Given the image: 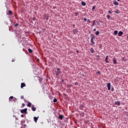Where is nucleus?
Here are the masks:
<instances>
[{
  "label": "nucleus",
  "instance_id": "nucleus-22",
  "mask_svg": "<svg viewBox=\"0 0 128 128\" xmlns=\"http://www.w3.org/2000/svg\"><path fill=\"white\" fill-rule=\"evenodd\" d=\"M106 18H107L108 20H110V14H107Z\"/></svg>",
  "mask_w": 128,
  "mask_h": 128
},
{
  "label": "nucleus",
  "instance_id": "nucleus-41",
  "mask_svg": "<svg viewBox=\"0 0 128 128\" xmlns=\"http://www.w3.org/2000/svg\"><path fill=\"white\" fill-rule=\"evenodd\" d=\"M76 54H78V52H80V51H78V50H76Z\"/></svg>",
  "mask_w": 128,
  "mask_h": 128
},
{
  "label": "nucleus",
  "instance_id": "nucleus-46",
  "mask_svg": "<svg viewBox=\"0 0 128 128\" xmlns=\"http://www.w3.org/2000/svg\"><path fill=\"white\" fill-rule=\"evenodd\" d=\"M96 28H94V32H96Z\"/></svg>",
  "mask_w": 128,
  "mask_h": 128
},
{
  "label": "nucleus",
  "instance_id": "nucleus-9",
  "mask_svg": "<svg viewBox=\"0 0 128 128\" xmlns=\"http://www.w3.org/2000/svg\"><path fill=\"white\" fill-rule=\"evenodd\" d=\"M114 104L116 106H120V102L119 101L115 102Z\"/></svg>",
  "mask_w": 128,
  "mask_h": 128
},
{
  "label": "nucleus",
  "instance_id": "nucleus-39",
  "mask_svg": "<svg viewBox=\"0 0 128 128\" xmlns=\"http://www.w3.org/2000/svg\"><path fill=\"white\" fill-rule=\"evenodd\" d=\"M78 82H75V86H78Z\"/></svg>",
  "mask_w": 128,
  "mask_h": 128
},
{
  "label": "nucleus",
  "instance_id": "nucleus-31",
  "mask_svg": "<svg viewBox=\"0 0 128 128\" xmlns=\"http://www.w3.org/2000/svg\"><path fill=\"white\" fill-rule=\"evenodd\" d=\"M20 26V24L18 23H16L15 24H14V26L17 27V26Z\"/></svg>",
  "mask_w": 128,
  "mask_h": 128
},
{
  "label": "nucleus",
  "instance_id": "nucleus-33",
  "mask_svg": "<svg viewBox=\"0 0 128 128\" xmlns=\"http://www.w3.org/2000/svg\"><path fill=\"white\" fill-rule=\"evenodd\" d=\"M12 62H16V58H13V59L12 60Z\"/></svg>",
  "mask_w": 128,
  "mask_h": 128
},
{
  "label": "nucleus",
  "instance_id": "nucleus-23",
  "mask_svg": "<svg viewBox=\"0 0 128 128\" xmlns=\"http://www.w3.org/2000/svg\"><path fill=\"white\" fill-rule=\"evenodd\" d=\"M90 42H91V44H92V46H94V44H95V42H94V40H90Z\"/></svg>",
  "mask_w": 128,
  "mask_h": 128
},
{
  "label": "nucleus",
  "instance_id": "nucleus-21",
  "mask_svg": "<svg viewBox=\"0 0 128 128\" xmlns=\"http://www.w3.org/2000/svg\"><path fill=\"white\" fill-rule=\"evenodd\" d=\"M28 108H30V106H32V103H30V102H28Z\"/></svg>",
  "mask_w": 128,
  "mask_h": 128
},
{
  "label": "nucleus",
  "instance_id": "nucleus-15",
  "mask_svg": "<svg viewBox=\"0 0 128 128\" xmlns=\"http://www.w3.org/2000/svg\"><path fill=\"white\" fill-rule=\"evenodd\" d=\"M96 20H94L92 21V26H96Z\"/></svg>",
  "mask_w": 128,
  "mask_h": 128
},
{
  "label": "nucleus",
  "instance_id": "nucleus-48",
  "mask_svg": "<svg viewBox=\"0 0 128 128\" xmlns=\"http://www.w3.org/2000/svg\"><path fill=\"white\" fill-rule=\"evenodd\" d=\"M90 32H91L90 31V32H88L89 34H90Z\"/></svg>",
  "mask_w": 128,
  "mask_h": 128
},
{
  "label": "nucleus",
  "instance_id": "nucleus-47",
  "mask_svg": "<svg viewBox=\"0 0 128 128\" xmlns=\"http://www.w3.org/2000/svg\"><path fill=\"white\" fill-rule=\"evenodd\" d=\"M56 8V6H54L53 7L54 8Z\"/></svg>",
  "mask_w": 128,
  "mask_h": 128
},
{
  "label": "nucleus",
  "instance_id": "nucleus-35",
  "mask_svg": "<svg viewBox=\"0 0 128 128\" xmlns=\"http://www.w3.org/2000/svg\"><path fill=\"white\" fill-rule=\"evenodd\" d=\"M87 20H88V19L86 18H84V22H86Z\"/></svg>",
  "mask_w": 128,
  "mask_h": 128
},
{
  "label": "nucleus",
  "instance_id": "nucleus-14",
  "mask_svg": "<svg viewBox=\"0 0 128 128\" xmlns=\"http://www.w3.org/2000/svg\"><path fill=\"white\" fill-rule=\"evenodd\" d=\"M38 118H37V117H36V116H34V122H38Z\"/></svg>",
  "mask_w": 128,
  "mask_h": 128
},
{
  "label": "nucleus",
  "instance_id": "nucleus-25",
  "mask_svg": "<svg viewBox=\"0 0 128 128\" xmlns=\"http://www.w3.org/2000/svg\"><path fill=\"white\" fill-rule=\"evenodd\" d=\"M96 36H98V34H100V31H96Z\"/></svg>",
  "mask_w": 128,
  "mask_h": 128
},
{
  "label": "nucleus",
  "instance_id": "nucleus-26",
  "mask_svg": "<svg viewBox=\"0 0 128 128\" xmlns=\"http://www.w3.org/2000/svg\"><path fill=\"white\" fill-rule=\"evenodd\" d=\"M8 14H12V10H10L8 11Z\"/></svg>",
  "mask_w": 128,
  "mask_h": 128
},
{
  "label": "nucleus",
  "instance_id": "nucleus-38",
  "mask_svg": "<svg viewBox=\"0 0 128 128\" xmlns=\"http://www.w3.org/2000/svg\"><path fill=\"white\" fill-rule=\"evenodd\" d=\"M32 20L34 21L36 20V18H32Z\"/></svg>",
  "mask_w": 128,
  "mask_h": 128
},
{
  "label": "nucleus",
  "instance_id": "nucleus-32",
  "mask_svg": "<svg viewBox=\"0 0 128 128\" xmlns=\"http://www.w3.org/2000/svg\"><path fill=\"white\" fill-rule=\"evenodd\" d=\"M12 98H14V96H10V97L9 98V100H10V99L12 100Z\"/></svg>",
  "mask_w": 128,
  "mask_h": 128
},
{
  "label": "nucleus",
  "instance_id": "nucleus-49",
  "mask_svg": "<svg viewBox=\"0 0 128 128\" xmlns=\"http://www.w3.org/2000/svg\"><path fill=\"white\" fill-rule=\"evenodd\" d=\"M82 114H84V112H83V113Z\"/></svg>",
  "mask_w": 128,
  "mask_h": 128
},
{
  "label": "nucleus",
  "instance_id": "nucleus-18",
  "mask_svg": "<svg viewBox=\"0 0 128 128\" xmlns=\"http://www.w3.org/2000/svg\"><path fill=\"white\" fill-rule=\"evenodd\" d=\"M80 108L81 110H82L83 108H84V104H80Z\"/></svg>",
  "mask_w": 128,
  "mask_h": 128
},
{
  "label": "nucleus",
  "instance_id": "nucleus-8",
  "mask_svg": "<svg viewBox=\"0 0 128 128\" xmlns=\"http://www.w3.org/2000/svg\"><path fill=\"white\" fill-rule=\"evenodd\" d=\"M64 115L61 114L60 116H59L58 117V118H59V120H62V118H64Z\"/></svg>",
  "mask_w": 128,
  "mask_h": 128
},
{
  "label": "nucleus",
  "instance_id": "nucleus-1",
  "mask_svg": "<svg viewBox=\"0 0 128 128\" xmlns=\"http://www.w3.org/2000/svg\"><path fill=\"white\" fill-rule=\"evenodd\" d=\"M57 71H56V76H60V74H62V72H60V68H57Z\"/></svg>",
  "mask_w": 128,
  "mask_h": 128
},
{
  "label": "nucleus",
  "instance_id": "nucleus-50",
  "mask_svg": "<svg viewBox=\"0 0 128 128\" xmlns=\"http://www.w3.org/2000/svg\"><path fill=\"white\" fill-rule=\"evenodd\" d=\"M118 0V2H120V0Z\"/></svg>",
  "mask_w": 128,
  "mask_h": 128
},
{
  "label": "nucleus",
  "instance_id": "nucleus-28",
  "mask_svg": "<svg viewBox=\"0 0 128 128\" xmlns=\"http://www.w3.org/2000/svg\"><path fill=\"white\" fill-rule=\"evenodd\" d=\"M96 8V6H93L92 8V12H94V9Z\"/></svg>",
  "mask_w": 128,
  "mask_h": 128
},
{
  "label": "nucleus",
  "instance_id": "nucleus-11",
  "mask_svg": "<svg viewBox=\"0 0 128 128\" xmlns=\"http://www.w3.org/2000/svg\"><path fill=\"white\" fill-rule=\"evenodd\" d=\"M26 84L22 82L21 84V88H24V86H26Z\"/></svg>",
  "mask_w": 128,
  "mask_h": 128
},
{
  "label": "nucleus",
  "instance_id": "nucleus-24",
  "mask_svg": "<svg viewBox=\"0 0 128 128\" xmlns=\"http://www.w3.org/2000/svg\"><path fill=\"white\" fill-rule=\"evenodd\" d=\"M118 30H114V36L118 34Z\"/></svg>",
  "mask_w": 128,
  "mask_h": 128
},
{
  "label": "nucleus",
  "instance_id": "nucleus-36",
  "mask_svg": "<svg viewBox=\"0 0 128 128\" xmlns=\"http://www.w3.org/2000/svg\"><path fill=\"white\" fill-rule=\"evenodd\" d=\"M111 90L112 92H114V87H112Z\"/></svg>",
  "mask_w": 128,
  "mask_h": 128
},
{
  "label": "nucleus",
  "instance_id": "nucleus-20",
  "mask_svg": "<svg viewBox=\"0 0 128 128\" xmlns=\"http://www.w3.org/2000/svg\"><path fill=\"white\" fill-rule=\"evenodd\" d=\"M90 52H92V54H94V50L92 48H90Z\"/></svg>",
  "mask_w": 128,
  "mask_h": 128
},
{
  "label": "nucleus",
  "instance_id": "nucleus-45",
  "mask_svg": "<svg viewBox=\"0 0 128 128\" xmlns=\"http://www.w3.org/2000/svg\"><path fill=\"white\" fill-rule=\"evenodd\" d=\"M64 82V79L62 80V82Z\"/></svg>",
  "mask_w": 128,
  "mask_h": 128
},
{
  "label": "nucleus",
  "instance_id": "nucleus-7",
  "mask_svg": "<svg viewBox=\"0 0 128 128\" xmlns=\"http://www.w3.org/2000/svg\"><path fill=\"white\" fill-rule=\"evenodd\" d=\"M112 61H113V64H118V62H116V58H113Z\"/></svg>",
  "mask_w": 128,
  "mask_h": 128
},
{
  "label": "nucleus",
  "instance_id": "nucleus-30",
  "mask_svg": "<svg viewBox=\"0 0 128 128\" xmlns=\"http://www.w3.org/2000/svg\"><path fill=\"white\" fill-rule=\"evenodd\" d=\"M75 14V16H78V14H80L78 12H76L74 13Z\"/></svg>",
  "mask_w": 128,
  "mask_h": 128
},
{
  "label": "nucleus",
  "instance_id": "nucleus-55",
  "mask_svg": "<svg viewBox=\"0 0 128 128\" xmlns=\"http://www.w3.org/2000/svg\"><path fill=\"white\" fill-rule=\"evenodd\" d=\"M127 38H128V37H127Z\"/></svg>",
  "mask_w": 128,
  "mask_h": 128
},
{
  "label": "nucleus",
  "instance_id": "nucleus-3",
  "mask_svg": "<svg viewBox=\"0 0 128 128\" xmlns=\"http://www.w3.org/2000/svg\"><path fill=\"white\" fill-rule=\"evenodd\" d=\"M110 86H111L110 82L108 83L107 88H108V90H110Z\"/></svg>",
  "mask_w": 128,
  "mask_h": 128
},
{
  "label": "nucleus",
  "instance_id": "nucleus-6",
  "mask_svg": "<svg viewBox=\"0 0 128 128\" xmlns=\"http://www.w3.org/2000/svg\"><path fill=\"white\" fill-rule=\"evenodd\" d=\"M91 36V40H94L96 38V36H94V34H92L90 35Z\"/></svg>",
  "mask_w": 128,
  "mask_h": 128
},
{
  "label": "nucleus",
  "instance_id": "nucleus-34",
  "mask_svg": "<svg viewBox=\"0 0 128 128\" xmlns=\"http://www.w3.org/2000/svg\"><path fill=\"white\" fill-rule=\"evenodd\" d=\"M108 14H112V10H108Z\"/></svg>",
  "mask_w": 128,
  "mask_h": 128
},
{
  "label": "nucleus",
  "instance_id": "nucleus-29",
  "mask_svg": "<svg viewBox=\"0 0 128 128\" xmlns=\"http://www.w3.org/2000/svg\"><path fill=\"white\" fill-rule=\"evenodd\" d=\"M53 102H58V100H56V98H54V99L53 100Z\"/></svg>",
  "mask_w": 128,
  "mask_h": 128
},
{
  "label": "nucleus",
  "instance_id": "nucleus-44",
  "mask_svg": "<svg viewBox=\"0 0 128 128\" xmlns=\"http://www.w3.org/2000/svg\"><path fill=\"white\" fill-rule=\"evenodd\" d=\"M22 106H26V104H22Z\"/></svg>",
  "mask_w": 128,
  "mask_h": 128
},
{
  "label": "nucleus",
  "instance_id": "nucleus-13",
  "mask_svg": "<svg viewBox=\"0 0 128 128\" xmlns=\"http://www.w3.org/2000/svg\"><path fill=\"white\" fill-rule=\"evenodd\" d=\"M73 32L74 34H78V30H76V29L74 30Z\"/></svg>",
  "mask_w": 128,
  "mask_h": 128
},
{
  "label": "nucleus",
  "instance_id": "nucleus-51",
  "mask_svg": "<svg viewBox=\"0 0 128 128\" xmlns=\"http://www.w3.org/2000/svg\"><path fill=\"white\" fill-rule=\"evenodd\" d=\"M97 22V24H98V22Z\"/></svg>",
  "mask_w": 128,
  "mask_h": 128
},
{
  "label": "nucleus",
  "instance_id": "nucleus-43",
  "mask_svg": "<svg viewBox=\"0 0 128 128\" xmlns=\"http://www.w3.org/2000/svg\"><path fill=\"white\" fill-rule=\"evenodd\" d=\"M97 74H100V72H98Z\"/></svg>",
  "mask_w": 128,
  "mask_h": 128
},
{
  "label": "nucleus",
  "instance_id": "nucleus-17",
  "mask_svg": "<svg viewBox=\"0 0 128 128\" xmlns=\"http://www.w3.org/2000/svg\"><path fill=\"white\" fill-rule=\"evenodd\" d=\"M28 52H30V54H32V52H33L32 50L30 48L28 49Z\"/></svg>",
  "mask_w": 128,
  "mask_h": 128
},
{
  "label": "nucleus",
  "instance_id": "nucleus-53",
  "mask_svg": "<svg viewBox=\"0 0 128 128\" xmlns=\"http://www.w3.org/2000/svg\"><path fill=\"white\" fill-rule=\"evenodd\" d=\"M123 58V59H124V58Z\"/></svg>",
  "mask_w": 128,
  "mask_h": 128
},
{
  "label": "nucleus",
  "instance_id": "nucleus-52",
  "mask_svg": "<svg viewBox=\"0 0 128 128\" xmlns=\"http://www.w3.org/2000/svg\"><path fill=\"white\" fill-rule=\"evenodd\" d=\"M98 24H100V23H98Z\"/></svg>",
  "mask_w": 128,
  "mask_h": 128
},
{
  "label": "nucleus",
  "instance_id": "nucleus-2",
  "mask_svg": "<svg viewBox=\"0 0 128 128\" xmlns=\"http://www.w3.org/2000/svg\"><path fill=\"white\" fill-rule=\"evenodd\" d=\"M28 110V108H26L24 109H22L20 110L21 114H26V111Z\"/></svg>",
  "mask_w": 128,
  "mask_h": 128
},
{
  "label": "nucleus",
  "instance_id": "nucleus-42",
  "mask_svg": "<svg viewBox=\"0 0 128 128\" xmlns=\"http://www.w3.org/2000/svg\"><path fill=\"white\" fill-rule=\"evenodd\" d=\"M20 98H22V100L24 99V96H20Z\"/></svg>",
  "mask_w": 128,
  "mask_h": 128
},
{
  "label": "nucleus",
  "instance_id": "nucleus-19",
  "mask_svg": "<svg viewBox=\"0 0 128 128\" xmlns=\"http://www.w3.org/2000/svg\"><path fill=\"white\" fill-rule=\"evenodd\" d=\"M114 12H116V14H120V10L116 9V10L114 11Z\"/></svg>",
  "mask_w": 128,
  "mask_h": 128
},
{
  "label": "nucleus",
  "instance_id": "nucleus-4",
  "mask_svg": "<svg viewBox=\"0 0 128 128\" xmlns=\"http://www.w3.org/2000/svg\"><path fill=\"white\" fill-rule=\"evenodd\" d=\"M108 56H106V57L105 58L106 62H107V64H108L110 62H108Z\"/></svg>",
  "mask_w": 128,
  "mask_h": 128
},
{
  "label": "nucleus",
  "instance_id": "nucleus-10",
  "mask_svg": "<svg viewBox=\"0 0 128 128\" xmlns=\"http://www.w3.org/2000/svg\"><path fill=\"white\" fill-rule=\"evenodd\" d=\"M113 2L115 6H118V2H116V0H114Z\"/></svg>",
  "mask_w": 128,
  "mask_h": 128
},
{
  "label": "nucleus",
  "instance_id": "nucleus-16",
  "mask_svg": "<svg viewBox=\"0 0 128 128\" xmlns=\"http://www.w3.org/2000/svg\"><path fill=\"white\" fill-rule=\"evenodd\" d=\"M81 4L82 6H84L86 4V2H82Z\"/></svg>",
  "mask_w": 128,
  "mask_h": 128
},
{
  "label": "nucleus",
  "instance_id": "nucleus-12",
  "mask_svg": "<svg viewBox=\"0 0 128 128\" xmlns=\"http://www.w3.org/2000/svg\"><path fill=\"white\" fill-rule=\"evenodd\" d=\"M32 110L33 112H36V108L33 106L32 107Z\"/></svg>",
  "mask_w": 128,
  "mask_h": 128
},
{
  "label": "nucleus",
  "instance_id": "nucleus-5",
  "mask_svg": "<svg viewBox=\"0 0 128 128\" xmlns=\"http://www.w3.org/2000/svg\"><path fill=\"white\" fill-rule=\"evenodd\" d=\"M122 34H124V32H122V31L119 32L118 34V36H122Z\"/></svg>",
  "mask_w": 128,
  "mask_h": 128
},
{
  "label": "nucleus",
  "instance_id": "nucleus-40",
  "mask_svg": "<svg viewBox=\"0 0 128 128\" xmlns=\"http://www.w3.org/2000/svg\"><path fill=\"white\" fill-rule=\"evenodd\" d=\"M21 118H24V114H21L20 115Z\"/></svg>",
  "mask_w": 128,
  "mask_h": 128
},
{
  "label": "nucleus",
  "instance_id": "nucleus-54",
  "mask_svg": "<svg viewBox=\"0 0 128 128\" xmlns=\"http://www.w3.org/2000/svg\"><path fill=\"white\" fill-rule=\"evenodd\" d=\"M82 76H84V74H82Z\"/></svg>",
  "mask_w": 128,
  "mask_h": 128
},
{
  "label": "nucleus",
  "instance_id": "nucleus-37",
  "mask_svg": "<svg viewBox=\"0 0 128 128\" xmlns=\"http://www.w3.org/2000/svg\"><path fill=\"white\" fill-rule=\"evenodd\" d=\"M88 22L89 24H90V22H90V19H88Z\"/></svg>",
  "mask_w": 128,
  "mask_h": 128
},
{
  "label": "nucleus",
  "instance_id": "nucleus-27",
  "mask_svg": "<svg viewBox=\"0 0 128 128\" xmlns=\"http://www.w3.org/2000/svg\"><path fill=\"white\" fill-rule=\"evenodd\" d=\"M24 122H26V120H22L21 121V124H24Z\"/></svg>",
  "mask_w": 128,
  "mask_h": 128
}]
</instances>
